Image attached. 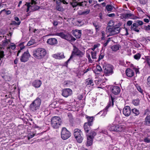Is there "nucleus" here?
Here are the masks:
<instances>
[{
  "instance_id": "1",
  "label": "nucleus",
  "mask_w": 150,
  "mask_h": 150,
  "mask_svg": "<svg viewBox=\"0 0 150 150\" xmlns=\"http://www.w3.org/2000/svg\"><path fill=\"white\" fill-rule=\"evenodd\" d=\"M33 56L36 59H40L46 55L47 52L45 49L39 48L34 50L33 52Z\"/></svg>"
},
{
  "instance_id": "2",
  "label": "nucleus",
  "mask_w": 150,
  "mask_h": 150,
  "mask_svg": "<svg viewBox=\"0 0 150 150\" xmlns=\"http://www.w3.org/2000/svg\"><path fill=\"white\" fill-rule=\"evenodd\" d=\"M41 101L40 98H37L30 105V110L33 112H35L39 110L41 104Z\"/></svg>"
},
{
  "instance_id": "3",
  "label": "nucleus",
  "mask_w": 150,
  "mask_h": 150,
  "mask_svg": "<svg viewBox=\"0 0 150 150\" xmlns=\"http://www.w3.org/2000/svg\"><path fill=\"white\" fill-rule=\"evenodd\" d=\"M37 3V2H32L31 3L26 2L23 6V8L26 9L27 12L29 11H35L40 8L39 6L36 5Z\"/></svg>"
},
{
  "instance_id": "4",
  "label": "nucleus",
  "mask_w": 150,
  "mask_h": 150,
  "mask_svg": "<svg viewBox=\"0 0 150 150\" xmlns=\"http://www.w3.org/2000/svg\"><path fill=\"white\" fill-rule=\"evenodd\" d=\"M74 55L79 56V58H81L84 55V53L79 50L76 47H74L73 50L69 58L65 62V63L67 65L68 62L73 58Z\"/></svg>"
},
{
  "instance_id": "5",
  "label": "nucleus",
  "mask_w": 150,
  "mask_h": 150,
  "mask_svg": "<svg viewBox=\"0 0 150 150\" xmlns=\"http://www.w3.org/2000/svg\"><path fill=\"white\" fill-rule=\"evenodd\" d=\"M54 35L59 36L62 38L69 41H74L76 40V39L71 35L69 34H65L62 32L56 33Z\"/></svg>"
},
{
  "instance_id": "6",
  "label": "nucleus",
  "mask_w": 150,
  "mask_h": 150,
  "mask_svg": "<svg viewBox=\"0 0 150 150\" xmlns=\"http://www.w3.org/2000/svg\"><path fill=\"white\" fill-rule=\"evenodd\" d=\"M61 122V119L58 116L53 117L51 119L52 126L54 129H57L59 127Z\"/></svg>"
},
{
  "instance_id": "7",
  "label": "nucleus",
  "mask_w": 150,
  "mask_h": 150,
  "mask_svg": "<svg viewBox=\"0 0 150 150\" xmlns=\"http://www.w3.org/2000/svg\"><path fill=\"white\" fill-rule=\"evenodd\" d=\"M144 24V22L142 21L137 20L136 23H133L131 26L130 29L132 30L139 33L140 28H138L139 26H141Z\"/></svg>"
},
{
  "instance_id": "8",
  "label": "nucleus",
  "mask_w": 150,
  "mask_h": 150,
  "mask_svg": "<svg viewBox=\"0 0 150 150\" xmlns=\"http://www.w3.org/2000/svg\"><path fill=\"white\" fill-rule=\"evenodd\" d=\"M74 135L77 141H81L83 139L82 132L79 129L76 128L74 130Z\"/></svg>"
},
{
  "instance_id": "9",
  "label": "nucleus",
  "mask_w": 150,
  "mask_h": 150,
  "mask_svg": "<svg viewBox=\"0 0 150 150\" xmlns=\"http://www.w3.org/2000/svg\"><path fill=\"white\" fill-rule=\"evenodd\" d=\"M71 136V133L65 127H63L62 130L61 136L62 139L64 140H66Z\"/></svg>"
},
{
  "instance_id": "10",
  "label": "nucleus",
  "mask_w": 150,
  "mask_h": 150,
  "mask_svg": "<svg viewBox=\"0 0 150 150\" xmlns=\"http://www.w3.org/2000/svg\"><path fill=\"white\" fill-rule=\"evenodd\" d=\"M103 68L104 69V73L107 75H109L113 73L112 66L109 64L104 66Z\"/></svg>"
},
{
  "instance_id": "11",
  "label": "nucleus",
  "mask_w": 150,
  "mask_h": 150,
  "mask_svg": "<svg viewBox=\"0 0 150 150\" xmlns=\"http://www.w3.org/2000/svg\"><path fill=\"white\" fill-rule=\"evenodd\" d=\"M30 56V55L28 50H27L26 51L24 52L21 55L20 58L21 61L24 62H26L28 60Z\"/></svg>"
},
{
  "instance_id": "12",
  "label": "nucleus",
  "mask_w": 150,
  "mask_h": 150,
  "mask_svg": "<svg viewBox=\"0 0 150 150\" xmlns=\"http://www.w3.org/2000/svg\"><path fill=\"white\" fill-rule=\"evenodd\" d=\"M131 110L129 106H125L123 109V113L126 117L129 116L131 113Z\"/></svg>"
},
{
  "instance_id": "13",
  "label": "nucleus",
  "mask_w": 150,
  "mask_h": 150,
  "mask_svg": "<svg viewBox=\"0 0 150 150\" xmlns=\"http://www.w3.org/2000/svg\"><path fill=\"white\" fill-rule=\"evenodd\" d=\"M81 30L75 29L72 31V34L76 38L79 39L81 35Z\"/></svg>"
},
{
  "instance_id": "14",
  "label": "nucleus",
  "mask_w": 150,
  "mask_h": 150,
  "mask_svg": "<svg viewBox=\"0 0 150 150\" xmlns=\"http://www.w3.org/2000/svg\"><path fill=\"white\" fill-rule=\"evenodd\" d=\"M9 38L8 37V35L7 36H6L4 40L2 42V45L4 47H6L7 49L9 48Z\"/></svg>"
},
{
  "instance_id": "15",
  "label": "nucleus",
  "mask_w": 150,
  "mask_h": 150,
  "mask_svg": "<svg viewBox=\"0 0 150 150\" xmlns=\"http://www.w3.org/2000/svg\"><path fill=\"white\" fill-rule=\"evenodd\" d=\"M72 93V91L71 89L66 88L63 90L62 95L65 97H67L68 96L71 95Z\"/></svg>"
},
{
  "instance_id": "16",
  "label": "nucleus",
  "mask_w": 150,
  "mask_h": 150,
  "mask_svg": "<svg viewBox=\"0 0 150 150\" xmlns=\"http://www.w3.org/2000/svg\"><path fill=\"white\" fill-rule=\"evenodd\" d=\"M111 89L112 92L115 95L118 94L120 91V88L117 86H113Z\"/></svg>"
},
{
  "instance_id": "17",
  "label": "nucleus",
  "mask_w": 150,
  "mask_h": 150,
  "mask_svg": "<svg viewBox=\"0 0 150 150\" xmlns=\"http://www.w3.org/2000/svg\"><path fill=\"white\" fill-rule=\"evenodd\" d=\"M47 43L51 45H54L58 43V41L57 39L55 38H51L48 39L47 41Z\"/></svg>"
},
{
  "instance_id": "18",
  "label": "nucleus",
  "mask_w": 150,
  "mask_h": 150,
  "mask_svg": "<svg viewBox=\"0 0 150 150\" xmlns=\"http://www.w3.org/2000/svg\"><path fill=\"white\" fill-rule=\"evenodd\" d=\"M120 25V23H119L118 25H116L115 26L113 27V31H112V35H113L117 34L120 32V28H119V27Z\"/></svg>"
},
{
  "instance_id": "19",
  "label": "nucleus",
  "mask_w": 150,
  "mask_h": 150,
  "mask_svg": "<svg viewBox=\"0 0 150 150\" xmlns=\"http://www.w3.org/2000/svg\"><path fill=\"white\" fill-rule=\"evenodd\" d=\"M111 100H110L109 102L108 103V105L106 107V109H108V108L111 106H113L114 105V100L115 99V96L113 95H110Z\"/></svg>"
},
{
  "instance_id": "20",
  "label": "nucleus",
  "mask_w": 150,
  "mask_h": 150,
  "mask_svg": "<svg viewBox=\"0 0 150 150\" xmlns=\"http://www.w3.org/2000/svg\"><path fill=\"white\" fill-rule=\"evenodd\" d=\"M96 135V133L94 131H91L89 135H87V138L88 140L92 141Z\"/></svg>"
},
{
  "instance_id": "21",
  "label": "nucleus",
  "mask_w": 150,
  "mask_h": 150,
  "mask_svg": "<svg viewBox=\"0 0 150 150\" xmlns=\"http://www.w3.org/2000/svg\"><path fill=\"white\" fill-rule=\"evenodd\" d=\"M126 74L129 77H132L134 75V72L133 70L130 69H127L126 70Z\"/></svg>"
},
{
  "instance_id": "22",
  "label": "nucleus",
  "mask_w": 150,
  "mask_h": 150,
  "mask_svg": "<svg viewBox=\"0 0 150 150\" xmlns=\"http://www.w3.org/2000/svg\"><path fill=\"white\" fill-rule=\"evenodd\" d=\"M41 84V81L39 80H35L33 83V85L36 88L40 87Z\"/></svg>"
},
{
  "instance_id": "23",
  "label": "nucleus",
  "mask_w": 150,
  "mask_h": 150,
  "mask_svg": "<svg viewBox=\"0 0 150 150\" xmlns=\"http://www.w3.org/2000/svg\"><path fill=\"white\" fill-rule=\"evenodd\" d=\"M125 130V127L122 125H116L115 131L117 132H124Z\"/></svg>"
},
{
  "instance_id": "24",
  "label": "nucleus",
  "mask_w": 150,
  "mask_h": 150,
  "mask_svg": "<svg viewBox=\"0 0 150 150\" xmlns=\"http://www.w3.org/2000/svg\"><path fill=\"white\" fill-rule=\"evenodd\" d=\"M93 24L95 28L96 32H98L100 30L101 26L99 23L96 21H94L92 23Z\"/></svg>"
},
{
  "instance_id": "25",
  "label": "nucleus",
  "mask_w": 150,
  "mask_h": 150,
  "mask_svg": "<svg viewBox=\"0 0 150 150\" xmlns=\"http://www.w3.org/2000/svg\"><path fill=\"white\" fill-rule=\"evenodd\" d=\"M86 118L87 119V122H86L88 124H90V125H93L94 118L93 117H90L86 115Z\"/></svg>"
},
{
  "instance_id": "26",
  "label": "nucleus",
  "mask_w": 150,
  "mask_h": 150,
  "mask_svg": "<svg viewBox=\"0 0 150 150\" xmlns=\"http://www.w3.org/2000/svg\"><path fill=\"white\" fill-rule=\"evenodd\" d=\"M92 125H90V124L85 123L83 126L85 132L88 133L89 131L91 129V127L92 126Z\"/></svg>"
},
{
  "instance_id": "27",
  "label": "nucleus",
  "mask_w": 150,
  "mask_h": 150,
  "mask_svg": "<svg viewBox=\"0 0 150 150\" xmlns=\"http://www.w3.org/2000/svg\"><path fill=\"white\" fill-rule=\"evenodd\" d=\"M53 57L58 59H61L65 58V57L63 54H54L53 55Z\"/></svg>"
},
{
  "instance_id": "28",
  "label": "nucleus",
  "mask_w": 150,
  "mask_h": 150,
  "mask_svg": "<svg viewBox=\"0 0 150 150\" xmlns=\"http://www.w3.org/2000/svg\"><path fill=\"white\" fill-rule=\"evenodd\" d=\"M144 124L146 125L150 126V115L147 116L146 117Z\"/></svg>"
},
{
  "instance_id": "29",
  "label": "nucleus",
  "mask_w": 150,
  "mask_h": 150,
  "mask_svg": "<svg viewBox=\"0 0 150 150\" xmlns=\"http://www.w3.org/2000/svg\"><path fill=\"white\" fill-rule=\"evenodd\" d=\"M131 111L135 116H138L140 113L139 110L136 108L132 109Z\"/></svg>"
},
{
  "instance_id": "30",
  "label": "nucleus",
  "mask_w": 150,
  "mask_h": 150,
  "mask_svg": "<svg viewBox=\"0 0 150 150\" xmlns=\"http://www.w3.org/2000/svg\"><path fill=\"white\" fill-rule=\"evenodd\" d=\"M108 129L110 131H115L116 126L114 125H110L108 126Z\"/></svg>"
},
{
  "instance_id": "31",
  "label": "nucleus",
  "mask_w": 150,
  "mask_h": 150,
  "mask_svg": "<svg viewBox=\"0 0 150 150\" xmlns=\"http://www.w3.org/2000/svg\"><path fill=\"white\" fill-rule=\"evenodd\" d=\"M120 45H115L112 46L111 48L113 51H116L119 50Z\"/></svg>"
},
{
  "instance_id": "32",
  "label": "nucleus",
  "mask_w": 150,
  "mask_h": 150,
  "mask_svg": "<svg viewBox=\"0 0 150 150\" xmlns=\"http://www.w3.org/2000/svg\"><path fill=\"white\" fill-rule=\"evenodd\" d=\"M53 1L55 2L57 4H61L62 2L64 4H67V3L65 0H53Z\"/></svg>"
},
{
  "instance_id": "33",
  "label": "nucleus",
  "mask_w": 150,
  "mask_h": 150,
  "mask_svg": "<svg viewBox=\"0 0 150 150\" xmlns=\"http://www.w3.org/2000/svg\"><path fill=\"white\" fill-rule=\"evenodd\" d=\"M140 100L138 98L133 100L132 103L135 106H137L139 104Z\"/></svg>"
},
{
  "instance_id": "34",
  "label": "nucleus",
  "mask_w": 150,
  "mask_h": 150,
  "mask_svg": "<svg viewBox=\"0 0 150 150\" xmlns=\"http://www.w3.org/2000/svg\"><path fill=\"white\" fill-rule=\"evenodd\" d=\"M86 84L87 85H91L93 86V85L94 84L93 82V80L91 79H86Z\"/></svg>"
},
{
  "instance_id": "35",
  "label": "nucleus",
  "mask_w": 150,
  "mask_h": 150,
  "mask_svg": "<svg viewBox=\"0 0 150 150\" xmlns=\"http://www.w3.org/2000/svg\"><path fill=\"white\" fill-rule=\"evenodd\" d=\"M1 13H3L4 15H8L9 14V10L7 11L5 9H2L0 11V15Z\"/></svg>"
},
{
  "instance_id": "36",
  "label": "nucleus",
  "mask_w": 150,
  "mask_h": 150,
  "mask_svg": "<svg viewBox=\"0 0 150 150\" xmlns=\"http://www.w3.org/2000/svg\"><path fill=\"white\" fill-rule=\"evenodd\" d=\"M61 4H57L56 6V8L57 10L60 11H62L64 10L63 8L62 7H61L60 6Z\"/></svg>"
},
{
  "instance_id": "37",
  "label": "nucleus",
  "mask_w": 150,
  "mask_h": 150,
  "mask_svg": "<svg viewBox=\"0 0 150 150\" xmlns=\"http://www.w3.org/2000/svg\"><path fill=\"white\" fill-rule=\"evenodd\" d=\"M114 7L110 5H108L106 6V9L108 11H112Z\"/></svg>"
},
{
  "instance_id": "38",
  "label": "nucleus",
  "mask_w": 150,
  "mask_h": 150,
  "mask_svg": "<svg viewBox=\"0 0 150 150\" xmlns=\"http://www.w3.org/2000/svg\"><path fill=\"white\" fill-rule=\"evenodd\" d=\"M141 55V54L139 53H137L134 56V58L135 59L138 60L140 59Z\"/></svg>"
},
{
  "instance_id": "39",
  "label": "nucleus",
  "mask_w": 150,
  "mask_h": 150,
  "mask_svg": "<svg viewBox=\"0 0 150 150\" xmlns=\"http://www.w3.org/2000/svg\"><path fill=\"white\" fill-rule=\"evenodd\" d=\"M104 56V54L103 53L101 52L99 55V57L97 61V62H99L100 60L102 59Z\"/></svg>"
},
{
  "instance_id": "40",
  "label": "nucleus",
  "mask_w": 150,
  "mask_h": 150,
  "mask_svg": "<svg viewBox=\"0 0 150 150\" xmlns=\"http://www.w3.org/2000/svg\"><path fill=\"white\" fill-rule=\"evenodd\" d=\"M142 28L147 31L150 30V25H148L147 26L144 25Z\"/></svg>"
},
{
  "instance_id": "41",
  "label": "nucleus",
  "mask_w": 150,
  "mask_h": 150,
  "mask_svg": "<svg viewBox=\"0 0 150 150\" xmlns=\"http://www.w3.org/2000/svg\"><path fill=\"white\" fill-rule=\"evenodd\" d=\"M35 43V40L34 39H31L28 42L27 45L28 46H30L33 45Z\"/></svg>"
},
{
  "instance_id": "42",
  "label": "nucleus",
  "mask_w": 150,
  "mask_h": 150,
  "mask_svg": "<svg viewBox=\"0 0 150 150\" xmlns=\"http://www.w3.org/2000/svg\"><path fill=\"white\" fill-rule=\"evenodd\" d=\"M21 23V21H19L18 22H16L15 21H13L12 23L10 24V26L12 25H20Z\"/></svg>"
},
{
  "instance_id": "43",
  "label": "nucleus",
  "mask_w": 150,
  "mask_h": 150,
  "mask_svg": "<svg viewBox=\"0 0 150 150\" xmlns=\"http://www.w3.org/2000/svg\"><path fill=\"white\" fill-rule=\"evenodd\" d=\"M136 87L137 90L141 93H143V90L142 89L140 86L138 84L136 85Z\"/></svg>"
},
{
  "instance_id": "44",
  "label": "nucleus",
  "mask_w": 150,
  "mask_h": 150,
  "mask_svg": "<svg viewBox=\"0 0 150 150\" xmlns=\"http://www.w3.org/2000/svg\"><path fill=\"white\" fill-rule=\"evenodd\" d=\"M91 57L92 59H96V52H91Z\"/></svg>"
},
{
  "instance_id": "45",
  "label": "nucleus",
  "mask_w": 150,
  "mask_h": 150,
  "mask_svg": "<svg viewBox=\"0 0 150 150\" xmlns=\"http://www.w3.org/2000/svg\"><path fill=\"white\" fill-rule=\"evenodd\" d=\"M132 14L131 13L125 14L124 16V17L125 18H130L132 16Z\"/></svg>"
},
{
  "instance_id": "46",
  "label": "nucleus",
  "mask_w": 150,
  "mask_h": 150,
  "mask_svg": "<svg viewBox=\"0 0 150 150\" xmlns=\"http://www.w3.org/2000/svg\"><path fill=\"white\" fill-rule=\"evenodd\" d=\"M107 28L108 29V31L110 33V34L111 35H112V31H113V27L112 28L109 27L108 28L107 27Z\"/></svg>"
},
{
  "instance_id": "47",
  "label": "nucleus",
  "mask_w": 150,
  "mask_h": 150,
  "mask_svg": "<svg viewBox=\"0 0 150 150\" xmlns=\"http://www.w3.org/2000/svg\"><path fill=\"white\" fill-rule=\"evenodd\" d=\"M90 12V10L89 9H87L86 10L82 12V14H83V15H86L88 14Z\"/></svg>"
},
{
  "instance_id": "48",
  "label": "nucleus",
  "mask_w": 150,
  "mask_h": 150,
  "mask_svg": "<svg viewBox=\"0 0 150 150\" xmlns=\"http://www.w3.org/2000/svg\"><path fill=\"white\" fill-rule=\"evenodd\" d=\"M16 47V45L13 43H10V48L12 50L14 49Z\"/></svg>"
},
{
  "instance_id": "49",
  "label": "nucleus",
  "mask_w": 150,
  "mask_h": 150,
  "mask_svg": "<svg viewBox=\"0 0 150 150\" xmlns=\"http://www.w3.org/2000/svg\"><path fill=\"white\" fill-rule=\"evenodd\" d=\"M96 69L98 71L101 72L102 71V69L101 67L99 65H98L96 66Z\"/></svg>"
},
{
  "instance_id": "50",
  "label": "nucleus",
  "mask_w": 150,
  "mask_h": 150,
  "mask_svg": "<svg viewBox=\"0 0 150 150\" xmlns=\"http://www.w3.org/2000/svg\"><path fill=\"white\" fill-rule=\"evenodd\" d=\"M76 24L78 25H81L83 24V23H82L81 21V20L76 21Z\"/></svg>"
},
{
  "instance_id": "51",
  "label": "nucleus",
  "mask_w": 150,
  "mask_h": 150,
  "mask_svg": "<svg viewBox=\"0 0 150 150\" xmlns=\"http://www.w3.org/2000/svg\"><path fill=\"white\" fill-rule=\"evenodd\" d=\"M4 52L0 50V60L4 57Z\"/></svg>"
},
{
  "instance_id": "52",
  "label": "nucleus",
  "mask_w": 150,
  "mask_h": 150,
  "mask_svg": "<svg viewBox=\"0 0 150 150\" xmlns=\"http://www.w3.org/2000/svg\"><path fill=\"white\" fill-rule=\"evenodd\" d=\"M147 84L150 87V76H149L147 79Z\"/></svg>"
},
{
  "instance_id": "53",
  "label": "nucleus",
  "mask_w": 150,
  "mask_h": 150,
  "mask_svg": "<svg viewBox=\"0 0 150 150\" xmlns=\"http://www.w3.org/2000/svg\"><path fill=\"white\" fill-rule=\"evenodd\" d=\"M110 41V38H109L106 41V42L103 44V46L104 47H105L107 46V45L109 43V42Z\"/></svg>"
},
{
  "instance_id": "54",
  "label": "nucleus",
  "mask_w": 150,
  "mask_h": 150,
  "mask_svg": "<svg viewBox=\"0 0 150 150\" xmlns=\"http://www.w3.org/2000/svg\"><path fill=\"white\" fill-rule=\"evenodd\" d=\"M133 23V21H127V24L128 26H132V23Z\"/></svg>"
},
{
  "instance_id": "55",
  "label": "nucleus",
  "mask_w": 150,
  "mask_h": 150,
  "mask_svg": "<svg viewBox=\"0 0 150 150\" xmlns=\"http://www.w3.org/2000/svg\"><path fill=\"white\" fill-rule=\"evenodd\" d=\"M86 32L89 34L92 35L93 34V32L91 30L86 29Z\"/></svg>"
},
{
  "instance_id": "56",
  "label": "nucleus",
  "mask_w": 150,
  "mask_h": 150,
  "mask_svg": "<svg viewBox=\"0 0 150 150\" xmlns=\"http://www.w3.org/2000/svg\"><path fill=\"white\" fill-rule=\"evenodd\" d=\"M68 117L70 118V120L71 122L73 120V117L72 115L71 114H68Z\"/></svg>"
},
{
  "instance_id": "57",
  "label": "nucleus",
  "mask_w": 150,
  "mask_h": 150,
  "mask_svg": "<svg viewBox=\"0 0 150 150\" xmlns=\"http://www.w3.org/2000/svg\"><path fill=\"white\" fill-rule=\"evenodd\" d=\"M92 141H87L86 145L87 146H89L92 144Z\"/></svg>"
},
{
  "instance_id": "58",
  "label": "nucleus",
  "mask_w": 150,
  "mask_h": 150,
  "mask_svg": "<svg viewBox=\"0 0 150 150\" xmlns=\"http://www.w3.org/2000/svg\"><path fill=\"white\" fill-rule=\"evenodd\" d=\"M138 18V17L135 16H134L133 14H132V16L130 18V19H133V20H135L137 18Z\"/></svg>"
},
{
  "instance_id": "59",
  "label": "nucleus",
  "mask_w": 150,
  "mask_h": 150,
  "mask_svg": "<svg viewBox=\"0 0 150 150\" xmlns=\"http://www.w3.org/2000/svg\"><path fill=\"white\" fill-rule=\"evenodd\" d=\"M101 33H102V35L101 39L102 40H103L105 37V32L103 31H102L101 32Z\"/></svg>"
},
{
  "instance_id": "60",
  "label": "nucleus",
  "mask_w": 150,
  "mask_h": 150,
  "mask_svg": "<svg viewBox=\"0 0 150 150\" xmlns=\"http://www.w3.org/2000/svg\"><path fill=\"white\" fill-rule=\"evenodd\" d=\"M113 22L112 21H109L108 24V26L109 27H111L113 25Z\"/></svg>"
},
{
  "instance_id": "61",
  "label": "nucleus",
  "mask_w": 150,
  "mask_h": 150,
  "mask_svg": "<svg viewBox=\"0 0 150 150\" xmlns=\"http://www.w3.org/2000/svg\"><path fill=\"white\" fill-rule=\"evenodd\" d=\"M140 2L141 4H145L146 3V1L145 0H140Z\"/></svg>"
},
{
  "instance_id": "62",
  "label": "nucleus",
  "mask_w": 150,
  "mask_h": 150,
  "mask_svg": "<svg viewBox=\"0 0 150 150\" xmlns=\"http://www.w3.org/2000/svg\"><path fill=\"white\" fill-rule=\"evenodd\" d=\"M77 6H78V4L76 2H74L72 6L73 8L76 7Z\"/></svg>"
},
{
  "instance_id": "63",
  "label": "nucleus",
  "mask_w": 150,
  "mask_h": 150,
  "mask_svg": "<svg viewBox=\"0 0 150 150\" xmlns=\"http://www.w3.org/2000/svg\"><path fill=\"white\" fill-rule=\"evenodd\" d=\"M34 134H33L32 135H30L28 137V139L29 140L30 139L32 138L33 137H34Z\"/></svg>"
},
{
  "instance_id": "64",
  "label": "nucleus",
  "mask_w": 150,
  "mask_h": 150,
  "mask_svg": "<svg viewBox=\"0 0 150 150\" xmlns=\"http://www.w3.org/2000/svg\"><path fill=\"white\" fill-rule=\"evenodd\" d=\"M108 16L110 17H113L115 16V14L114 13H111L108 15Z\"/></svg>"
}]
</instances>
